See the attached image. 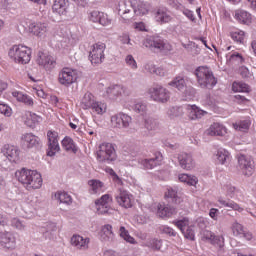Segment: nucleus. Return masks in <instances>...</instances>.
<instances>
[{"label": "nucleus", "mask_w": 256, "mask_h": 256, "mask_svg": "<svg viewBox=\"0 0 256 256\" xmlns=\"http://www.w3.org/2000/svg\"><path fill=\"white\" fill-rule=\"evenodd\" d=\"M166 197L169 199H172V203H181V198L177 197V191L170 188L168 189V192L166 193Z\"/></svg>", "instance_id": "obj_54"}, {"label": "nucleus", "mask_w": 256, "mask_h": 256, "mask_svg": "<svg viewBox=\"0 0 256 256\" xmlns=\"http://www.w3.org/2000/svg\"><path fill=\"white\" fill-rule=\"evenodd\" d=\"M179 165L182 169L186 171H191V169H195V160H193V156L187 152H181L177 156Z\"/></svg>", "instance_id": "obj_15"}, {"label": "nucleus", "mask_w": 256, "mask_h": 256, "mask_svg": "<svg viewBox=\"0 0 256 256\" xmlns=\"http://www.w3.org/2000/svg\"><path fill=\"white\" fill-rule=\"evenodd\" d=\"M183 115H185V112L181 106H172L167 110L169 119H179V117H183Z\"/></svg>", "instance_id": "obj_29"}, {"label": "nucleus", "mask_w": 256, "mask_h": 256, "mask_svg": "<svg viewBox=\"0 0 256 256\" xmlns=\"http://www.w3.org/2000/svg\"><path fill=\"white\" fill-rule=\"evenodd\" d=\"M148 95L156 103H167L171 99V93L160 84H153L148 89Z\"/></svg>", "instance_id": "obj_5"}, {"label": "nucleus", "mask_w": 256, "mask_h": 256, "mask_svg": "<svg viewBox=\"0 0 256 256\" xmlns=\"http://www.w3.org/2000/svg\"><path fill=\"white\" fill-rule=\"evenodd\" d=\"M39 121H41V117H39L37 114L33 112L26 113L25 125H27V127H35Z\"/></svg>", "instance_id": "obj_35"}, {"label": "nucleus", "mask_w": 256, "mask_h": 256, "mask_svg": "<svg viewBox=\"0 0 256 256\" xmlns=\"http://www.w3.org/2000/svg\"><path fill=\"white\" fill-rule=\"evenodd\" d=\"M90 109L97 115H103L107 111V105H105L103 102H94Z\"/></svg>", "instance_id": "obj_45"}, {"label": "nucleus", "mask_w": 256, "mask_h": 256, "mask_svg": "<svg viewBox=\"0 0 256 256\" xmlns=\"http://www.w3.org/2000/svg\"><path fill=\"white\" fill-rule=\"evenodd\" d=\"M228 57L230 63H237L238 65L239 63H243V56L239 52H233Z\"/></svg>", "instance_id": "obj_53"}, {"label": "nucleus", "mask_w": 256, "mask_h": 256, "mask_svg": "<svg viewBox=\"0 0 256 256\" xmlns=\"http://www.w3.org/2000/svg\"><path fill=\"white\" fill-rule=\"evenodd\" d=\"M88 185H90L93 193H98V191H101V189H103V182L99 180H90L88 182Z\"/></svg>", "instance_id": "obj_51"}, {"label": "nucleus", "mask_w": 256, "mask_h": 256, "mask_svg": "<svg viewBox=\"0 0 256 256\" xmlns=\"http://www.w3.org/2000/svg\"><path fill=\"white\" fill-rule=\"evenodd\" d=\"M15 177L28 191H31V189H41L43 185V178L36 170L22 168L16 171Z\"/></svg>", "instance_id": "obj_1"}, {"label": "nucleus", "mask_w": 256, "mask_h": 256, "mask_svg": "<svg viewBox=\"0 0 256 256\" xmlns=\"http://www.w3.org/2000/svg\"><path fill=\"white\" fill-rule=\"evenodd\" d=\"M0 243L5 249H15V235L11 232H0Z\"/></svg>", "instance_id": "obj_19"}, {"label": "nucleus", "mask_w": 256, "mask_h": 256, "mask_svg": "<svg viewBox=\"0 0 256 256\" xmlns=\"http://www.w3.org/2000/svg\"><path fill=\"white\" fill-rule=\"evenodd\" d=\"M160 231H162V233H165L166 235H170V237H175L176 235L175 230H173V228L168 226L160 227Z\"/></svg>", "instance_id": "obj_64"}, {"label": "nucleus", "mask_w": 256, "mask_h": 256, "mask_svg": "<svg viewBox=\"0 0 256 256\" xmlns=\"http://www.w3.org/2000/svg\"><path fill=\"white\" fill-rule=\"evenodd\" d=\"M231 39L236 43H243V39H245V32L239 30L230 33Z\"/></svg>", "instance_id": "obj_52"}, {"label": "nucleus", "mask_w": 256, "mask_h": 256, "mask_svg": "<svg viewBox=\"0 0 256 256\" xmlns=\"http://www.w3.org/2000/svg\"><path fill=\"white\" fill-rule=\"evenodd\" d=\"M181 183H186V185L195 186L196 183H199V179L196 176H191L188 174H180L178 176Z\"/></svg>", "instance_id": "obj_39"}, {"label": "nucleus", "mask_w": 256, "mask_h": 256, "mask_svg": "<svg viewBox=\"0 0 256 256\" xmlns=\"http://www.w3.org/2000/svg\"><path fill=\"white\" fill-rule=\"evenodd\" d=\"M106 171L107 173H109V175H111V177H113V181H115V183H117L118 185H123V180H121L119 175L115 173V170H113L112 168H107Z\"/></svg>", "instance_id": "obj_57"}, {"label": "nucleus", "mask_w": 256, "mask_h": 256, "mask_svg": "<svg viewBox=\"0 0 256 256\" xmlns=\"http://www.w3.org/2000/svg\"><path fill=\"white\" fill-rule=\"evenodd\" d=\"M62 147L65 151H72V153H77V146H75V142L71 137H65L62 140Z\"/></svg>", "instance_id": "obj_38"}, {"label": "nucleus", "mask_w": 256, "mask_h": 256, "mask_svg": "<svg viewBox=\"0 0 256 256\" xmlns=\"http://www.w3.org/2000/svg\"><path fill=\"white\" fill-rule=\"evenodd\" d=\"M115 201L120 207H123L124 209H131V207H133V203H135L133 194L129 193V191L123 188H119L117 190L115 194Z\"/></svg>", "instance_id": "obj_7"}, {"label": "nucleus", "mask_w": 256, "mask_h": 256, "mask_svg": "<svg viewBox=\"0 0 256 256\" xmlns=\"http://www.w3.org/2000/svg\"><path fill=\"white\" fill-rule=\"evenodd\" d=\"M105 43L98 42L93 45L92 51H90L89 57L90 61L94 65H99V63H103V59H105Z\"/></svg>", "instance_id": "obj_8"}, {"label": "nucleus", "mask_w": 256, "mask_h": 256, "mask_svg": "<svg viewBox=\"0 0 256 256\" xmlns=\"http://www.w3.org/2000/svg\"><path fill=\"white\" fill-rule=\"evenodd\" d=\"M203 238L204 239H206V240H208V241H223V237H219V236H215V235H213V233H211V231H207V230H205L204 232H203Z\"/></svg>", "instance_id": "obj_55"}, {"label": "nucleus", "mask_w": 256, "mask_h": 256, "mask_svg": "<svg viewBox=\"0 0 256 256\" xmlns=\"http://www.w3.org/2000/svg\"><path fill=\"white\" fill-rule=\"evenodd\" d=\"M115 234L113 233V226L110 224L104 225L102 228L101 239L103 241H113Z\"/></svg>", "instance_id": "obj_30"}, {"label": "nucleus", "mask_w": 256, "mask_h": 256, "mask_svg": "<svg viewBox=\"0 0 256 256\" xmlns=\"http://www.w3.org/2000/svg\"><path fill=\"white\" fill-rule=\"evenodd\" d=\"M37 63L38 65H41L42 67L50 70L53 69V67H55V58H53L51 55L47 53L39 52Z\"/></svg>", "instance_id": "obj_20"}, {"label": "nucleus", "mask_w": 256, "mask_h": 256, "mask_svg": "<svg viewBox=\"0 0 256 256\" xmlns=\"http://www.w3.org/2000/svg\"><path fill=\"white\" fill-rule=\"evenodd\" d=\"M11 225L16 229H25V224L21 220H19V218H13L11 220Z\"/></svg>", "instance_id": "obj_63"}, {"label": "nucleus", "mask_w": 256, "mask_h": 256, "mask_svg": "<svg viewBox=\"0 0 256 256\" xmlns=\"http://www.w3.org/2000/svg\"><path fill=\"white\" fill-rule=\"evenodd\" d=\"M176 227L183 233L185 239L195 241V230L193 226H189V220H179L175 222Z\"/></svg>", "instance_id": "obj_13"}, {"label": "nucleus", "mask_w": 256, "mask_h": 256, "mask_svg": "<svg viewBox=\"0 0 256 256\" xmlns=\"http://www.w3.org/2000/svg\"><path fill=\"white\" fill-rule=\"evenodd\" d=\"M170 87H175L178 91H183L185 87H187V83H185V77L176 76L170 83H168Z\"/></svg>", "instance_id": "obj_33"}, {"label": "nucleus", "mask_w": 256, "mask_h": 256, "mask_svg": "<svg viewBox=\"0 0 256 256\" xmlns=\"http://www.w3.org/2000/svg\"><path fill=\"white\" fill-rule=\"evenodd\" d=\"M71 245L76 247V249H89V238H83L81 235H73L71 238Z\"/></svg>", "instance_id": "obj_24"}, {"label": "nucleus", "mask_w": 256, "mask_h": 256, "mask_svg": "<svg viewBox=\"0 0 256 256\" xmlns=\"http://www.w3.org/2000/svg\"><path fill=\"white\" fill-rule=\"evenodd\" d=\"M111 123L116 129H127L131 125V116L125 113H118L111 117Z\"/></svg>", "instance_id": "obj_11"}, {"label": "nucleus", "mask_w": 256, "mask_h": 256, "mask_svg": "<svg viewBox=\"0 0 256 256\" xmlns=\"http://www.w3.org/2000/svg\"><path fill=\"white\" fill-rule=\"evenodd\" d=\"M235 18L239 23H243L244 25L247 23H251V14H249L245 10H238L235 13Z\"/></svg>", "instance_id": "obj_36"}, {"label": "nucleus", "mask_w": 256, "mask_h": 256, "mask_svg": "<svg viewBox=\"0 0 256 256\" xmlns=\"http://www.w3.org/2000/svg\"><path fill=\"white\" fill-rule=\"evenodd\" d=\"M233 127L234 129H236V131H242L243 133H245L246 131H249V127H251V122H249V120H243L239 123L233 124Z\"/></svg>", "instance_id": "obj_50"}, {"label": "nucleus", "mask_w": 256, "mask_h": 256, "mask_svg": "<svg viewBox=\"0 0 256 256\" xmlns=\"http://www.w3.org/2000/svg\"><path fill=\"white\" fill-rule=\"evenodd\" d=\"M232 90L239 93H249L251 87L245 82H234L232 84Z\"/></svg>", "instance_id": "obj_41"}, {"label": "nucleus", "mask_w": 256, "mask_h": 256, "mask_svg": "<svg viewBox=\"0 0 256 256\" xmlns=\"http://www.w3.org/2000/svg\"><path fill=\"white\" fill-rule=\"evenodd\" d=\"M96 159L98 163H104L105 165H111L117 161V152L115 147L111 143H102L99 145L96 151Z\"/></svg>", "instance_id": "obj_3"}, {"label": "nucleus", "mask_w": 256, "mask_h": 256, "mask_svg": "<svg viewBox=\"0 0 256 256\" xmlns=\"http://www.w3.org/2000/svg\"><path fill=\"white\" fill-rule=\"evenodd\" d=\"M48 26L46 23L41 22H33L29 25L30 33L36 35L37 37H41L44 33H47Z\"/></svg>", "instance_id": "obj_25"}, {"label": "nucleus", "mask_w": 256, "mask_h": 256, "mask_svg": "<svg viewBox=\"0 0 256 256\" xmlns=\"http://www.w3.org/2000/svg\"><path fill=\"white\" fill-rule=\"evenodd\" d=\"M88 19L89 21H92V23H99L103 27H107L111 23V19H109L107 14L97 10L90 12Z\"/></svg>", "instance_id": "obj_17"}, {"label": "nucleus", "mask_w": 256, "mask_h": 256, "mask_svg": "<svg viewBox=\"0 0 256 256\" xmlns=\"http://www.w3.org/2000/svg\"><path fill=\"white\" fill-rule=\"evenodd\" d=\"M188 111V119L190 121H199V119H203L205 115H207V111L199 108L197 105H189L187 107Z\"/></svg>", "instance_id": "obj_23"}, {"label": "nucleus", "mask_w": 256, "mask_h": 256, "mask_svg": "<svg viewBox=\"0 0 256 256\" xmlns=\"http://www.w3.org/2000/svg\"><path fill=\"white\" fill-rule=\"evenodd\" d=\"M40 141L39 137L31 133H26L21 136L20 145L22 149H33V147H37L39 145Z\"/></svg>", "instance_id": "obj_16"}, {"label": "nucleus", "mask_w": 256, "mask_h": 256, "mask_svg": "<svg viewBox=\"0 0 256 256\" xmlns=\"http://www.w3.org/2000/svg\"><path fill=\"white\" fill-rule=\"evenodd\" d=\"M240 75L242 79H251V77H253V74H251V72L249 71V68L245 66H242L240 68Z\"/></svg>", "instance_id": "obj_59"}, {"label": "nucleus", "mask_w": 256, "mask_h": 256, "mask_svg": "<svg viewBox=\"0 0 256 256\" xmlns=\"http://www.w3.org/2000/svg\"><path fill=\"white\" fill-rule=\"evenodd\" d=\"M144 125L147 131H155V129H158L159 127V120H157V118L148 116L145 118Z\"/></svg>", "instance_id": "obj_37"}, {"label": "nucleus", "mask_w": 256, "mask_h": 256, "mask_svg": "<svg viewBox=\"0 0 256 256\" xmlns=\"http://www.w3.org/2000/svg\"><path fill=\"white\" fill-rule=\"evenodd\" d=\"M143 45L152 51H159L160 53H163V51H171L173 49L171 44L165 42V40L159 36L147 37L144 40Z\"/></svg>", "instance_id": "obj_6"}, {"label": "nucleus", "mask_w": 256, "mask_h": 256, "mask_svg": "<svg viewBox=\"0 0 256 256\" xmlns=\"http://www.w3.org/2000/svg\"><path fill=\"white\" fill-rule=\"evenodd\" d=\"M147 247H150L154 251H159L161 249V240L152 239L147 243Z\"/></svg>", "instance_id": "obj_56"}, {"label": "nucleus", "mask_w": 256, "mask_h": 256, "mask_svg": "<svg viewBox=\"0 0 256 256\" xmlns=\"http://www.w3.org/2000/svg\"><path fill=\"white\" fill-rule=\"evenodd\" d=\"M133 110L136 113H145L147 111V105H145L144 103H136L133 107Z\"/></svg>", "instance_id": "obj_60"}, {"label": "nucleus", "mask_w": 256, "mask_h": 256, "mask_svg": "<svg viewBox=\"0 0 256 256\" xmlns=\"http://www.w3.org/2000/svg\"><path fill=\"white\" fill-rule=\"evenodd\" d=\"M155 19L158 23H169V21H171L172 17L168 11L163 10V9H158L156 12V15H155Z\"/></svg>", "instance_id": "obj_31"}, {"label": "nucleus", "mask_w": 256, "mask_h": 256, "mask_svg": "<svg viewBox=\"0 0 256 256\" xmlns=\"http://www.w3.org/2000/svg\"><path fill=\"white\" fill-rule=\"evenodd\" d=\"M68 2L66 0H54L52 11L58 15L67 13Z\"/></svg>", "instance_id": "obj_27"}, {"label": "nucleus", "mask_w": 256, "mask_h": 256, "mask_svg": "<svg viewBox=\"0 0 256 256\" xmlns=\"http://www.w3.org/2000/svg\"><path fill=\"white\" fill-rule=\"evenodd\" d=\"M95 103L93 94L86 93L81 101L82 109H91V106Z\"/></svg>", "instance_id": "obj_42"}, {"label": "nucleus", "mask_w": 256, "mask_h": 256, "mask_svg": "<svg viewBox=\"0 0 256 256\" xmlns=\"http://www.w3.org/2000/svg\"><path fill=\"white\" fill-rule=\"evenodd\" d=\"M109 201H111L109 194H105L100 199L95 201L96 209L99 215L109 213Z\"/></svg>", "instance_id": "obj_22"}, {"label": "nucleus", "mask_w": 256, "mask_h": 256, "mask_svg": "<svg viewBox=\"0 0 256 256\" xmlns=\"http://www.w3.org/2000/svg\"><path fill=\"white\" fill-rule=\"evenodd\" d=\"M4 157L10 161V163H17L19 161V148L17 146L5 145L4 146Z\"/></svg>", "instance_id": "obj_21"}, {"label": "nucleus", "mask_w": 256, "mask_h": 256, "mask_svg": "<svg viewBox=\"0 0 256 256\" xmlns=\"http://www.w3.org/2000/svg\"><path fill=\"white\" fill-rule=\"evenodd\" d=\"M206 135L209 137H225L227 128L223 124L215 122L206 130Z\"/></svg>", "instance_id": "obj_18"}, {"label": "nucleus", "mask_w": 256, "mask_h": 256, "mask_svg": "<svg viewBox=\"0 0 256 256\" xmlns=\"http://www.w3.org/2000/svg\"><path fill=\"white\" fill-rule=\"evenodd\" d=\"M125 63L131 67V69H137V61L133 58V55H127L125 58Z\"/></svg>", "instance_id": "obj_58"}, {"label": "nucleus", "mask_w": 256, "mask_h": 256, "mask_svg": "<svg viewBox=\"0 0 256 256\" xmlns=\"http://www.w3.org/2000/svg\"><path fill=\"white\" fill-rule=\"evenodd\" d=\"M238 165L240 169L243 171L244 175L247 177H251L253 175V169H255V163L251 159V157H247L245 155L238 156Z\"/></svg>", "instance_id": "obj_10"}, {"label": "nucleus", "mask_w": 256, "mask_h": 256, "mask_svg": "<svg viewBox=\"0 0 256 256\" xmlns=\"http://www.w3.org/2000/svg\"><path fill=\"white\" fill-rule=\"evenodd\" d=\"M106 93L109 99H117L123 93V87L114 85L107 88Z\"/></svg>", "instance_id": "obj_34"}, {"label": "nucleus", "mask_w": 256, "mask_h": 256, "mask_svg": "<svg viewBox=\"0 0 256 256\" xmlns=\"http://www.w3.org/2000/svg\"><path fill=\"white\" fill-rule=\"evenodd\" d=\"M175 213H177V211L175 210V208H173L170 205H167V206L162 204L158 205L157 215L162 219H164V217H171V215H175Z\"/></svg>", "instance_id": "obj_28"}, {"label": "nucleus", "mask_w": 256, "mask_h": 256, "mask_svg": "<svg viewBox=\"0 0 256 256\" xmlns=\"http://www.w3.org/2000/svg\"><path fill=\"white\" fill-rule=\"evenodd\" d=\"M47 137H48L47 155H48V157H53V156H55V153H57V151L60 150L59 140H58L59 136L57 135V132L48 131Z\"/></svg>", "instance_id": "obj_12"}, {"label": "nucleus", "mask_w": 256, "mask_h": 256, "mask_svg": "<svg viewBox=\"0 0 256 256\" xmlns=\"http://www.w3.org/2000/svg\"><path fill=\"white\" fill-rule=\"evenodd\" d=\"M134 11V14L137 17H141V15H147L149 13V9L147 8V5L143 2H139L137 4V7L132 8Z\"/></svg>", "instance_id": "obj_46"}, {"label": "nucleus", "mask_w": 256, "mask_h": 256, "mask_svg": "<svg viewBox=\"0 0 256 256\" xmlns=\"http://www.w3.org/2000/svg\"><path fill=\"white\" fill-rule=\"evenodd\" d=\"M133 9V4H131V1L121 0L118 3L117 11L119 15H127Z\"/></svg>", "instance_id": "obj_32"}, {"label": "nucleus", "mask_w": 256, "mask_h": 256, "mask_svg": "<svg viewBox=\"0 0 256 256\" xmlns=\"http://www.w3.org/2000/svg\"><path fill=\"white\" fill-rule=\"evenodd\" d=\"M231 230H232L234 237H241L242 233H244V231H245V226H243V224L239 223L236 220L232 223Z\"/></svg>", "instance_id": "obj_44"}, {"label": "nucleus", "mask_w": 256, "mask_h": 256, "mask_svg": "<svg viewBox=\"0 0 256 256\" xmlns=\"http://www.w3.org/2000/svg\"><path fill=\"white\" fill-rule=\"evenodd\" d=\"M0 113L6 117H11V107L7 104H0Z\"/></svg>", "instance_id": "obj_62"}, {"label": "nucleus", "mask_w": 256, "mask_h": 256, "mask_svg": "<svg viewBox=\"0 0 256 256\" xmlns=\"http://www.w3.org/2000/svg\"><path fill=\"white\" fill-rule=\"evenodd\" d=\"M12 96L15 97V99L19 101V103H24V105H26L27 107H33V105L35 104L33 102V98L27 94H24L23 92H12Z\"/></svg>", "instance_id": "obj_26"}, {"label": "nucleus", "mask_w": 256, "mask_h": 256, "mask_svg": "<svg viewBox=\"0 0 256 256\" xmlns=\"http://www.w3.org/2000/svg\"><path fill=\"white\" fill-rule=\"evenodd\" d=\"M194 75L196 77L198 87H201V89H213V87L217 85V78L213 74L211 68L207 66L197 67L194 71Z\"/></svg>", "instance_id": "obj_2"}, {"label": "nucleus", "mask_w": 256, "mask_h": 256, "mask_svg": "<svg viewBox=\"0 0 256 256\" xmlns=\"http://www.w3.org/2000/svg\"><path fill=\"white\" fill-rule=\"evenodd\" d=\"M119 234L124 241L127 243H131V245H135V238H133L131 235H129V231L125 229V226H121L119 229Z\"/></svg>", "instance_id": "obj_47"}, {"label": "nucleus", "mask_w": 256, "mask_h": 256, "mask_svg": "<svg viewBox=\"0 0 256 256\" xmlns=\"http://www.w3.org/2000/svg\"><path fill=\"white\" fill-rule=\"evenodd\" d=\"M216 157L221 165H225V162L229 159V152L223 148H220L216 153Z\"/></svg>", "instance_id": "obj_49"}, {"label": "nucleus", "mask_w": 256, "mask_h": 256, "mask_svg": "<svg viewBox=\"0 0 256 256\" xmlns=\"http://www.w3.org/2000/svg\"><path fill=\"white\" fill-rule=\"evenodd\" d=\"M58 81L61 85L69 87V85H73L77 81V72L70 68H64L59 73Z\"/></svg>", "instance_id": "obj_9"}, {"label": "nucleus", "mask_w": 256, "mask_h": 256, "mask_svg": "<svg viewBox=\"0 0 256 256\" xmlns=\"http://www.w3.org/2000/svg\"><path fill=\"white\" fill-rule=\"evenodd\" d=\"M8 55L15 63L27 65L31 61V48L23 45H15L9 50Z\"/></svg>", "instance_id": "obj_4"}, {"label": "nucleus", "mask_w": 256, "mask_h": 256, "mask_svg": "<svg viewBox=\"0 0 256 256\" xmlns=\"http://www.w3.org/2000/svg\"><path fill=\"white\" fill-rule=\"evenodd\" d=\"M55 197L60 203H64L65 205H71L73 203V198L67 192H58L55 194Z\"/></svg>", "instance_id": "obj_43"}, {"label": "nucleus", "mask_w": 256, "mask_h": 256, "mask_svg": "<svg viewBox=\"0 0 256 256\" xmlns=\"http://www.w3.org/2000/svg\"><path fill=\"white\" fill-rule=\"evenodd\" d=\"M185 97H187V99H193V97H195V95H197V90L191 86L187 87L185 92Z\"/></svg>", "instance_id": "obj_61"}, {"label": "nucleus", "mask_w": 256, "mask_h": 256, "mask_svg": "<svg viewBox=\"0 0 256 256\" xmlns=\"http://www.w3.org/2000/svg\"><path fill=\"white\" fill-rule=\"evenodd\" d=\"M218 202L220 203V205H223V207H229L230 209H233L234 211H243V208H241L239 206V204L233 202V201H229L227 202V200H223L222 198H219Z\"/></svg>", "instance_id": "obj_48"}, {"label": "nucleus", "mask_w": 256, "mask_h": 256, "mask_svg": "<svg viewBox=\"0 0 256 256\" xmlns=\"http://www.w3.org/2000/svg\"><path fill=\"white\" fill-rule=\"evenodd\" d=\"M161 161H163V154L156 152L153 158L141 159L138 163L143 169H155V167L161 165Z\"/></svg>", "instance_id": "obj_14"}, {"label": "nucleus", "mask_w": 256, "mask_h": 256, "mask_svg": "<svg viewBox=\"0 0 256 256\" xmlns=\"http://www.w3.org/2000/svg\"><path fill=\"white\" fill-rule=\"evenodd\" d=\"M55 231H57V224L49 222L45 225L44 230H42V233L46 239H51Z\"/></svg>", "instance_id": "obj_40"}]
</instances>
